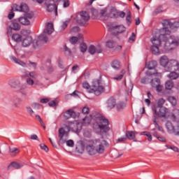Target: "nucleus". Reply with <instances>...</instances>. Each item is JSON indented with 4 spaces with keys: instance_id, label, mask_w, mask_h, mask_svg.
<instances>
[{
    "instance_id": "nucleus-35",
    "label": "nucleus",
    "mask_w": 179,
    "mask_h": 179,
    "mask_svg": "<svg viewBox=\"0 0 179 179\" xmlns=\"http://www.w3.org/2000/svg\"><path fill=\"white\" fill-rule=\"evenodd\" d=\"M12 39L14 41H16V43H20V41H22V35L19 34H14L12 36Z\"/></svg>"
},
{
    "instance_id": "nucleus-34",
    "label": "nucleus",
    "mask_w": 179,
    "mask_h": 179,
    "mask_svg": "<svg viewBox=\"0 0 179 179\" xmlns=\"http://www.w3.org/2000/svg\"><path fill=\"white\" fill-rule=\"evenodd\" d=\"M179 76V74L177 73L176 71H172L168 75V78L169 79H171V80H175L176 79H178Z\"/></svg>"
},
{
    "instance_id": "nucleus-13",
    "label": "nucleus",
    "mask_w": 179,
    "mask_h": 179,
    "mask_svg": "<svg viewBox=\"0 0 179 179\" xmlns=\"http://www.w3.org/2000/svg\"><path fill=\"white\" fill-rule=\"evenodd\" d=\"M92 144L88 145L86 147V150L90 156H93L97 153V151L96 150V147L94 146V144H93V142H92Z\"/></svg>"
},
{
    "instance_id": "nucleus-22",
    "label": "nucleus",
    "mask_w": 179,
    "mask_h": 179,
    "mask_svg": "<svg viewBox=\"0 0 179 179\" xmlns=\"http://www.w3.org/2000/svg\"><path fill=\"white\" fill-rule=\"evenodd\" d=\"M31 43H33V38L31 36H27L22 40V46L29 47Z\"/></svg>"
},
{
    "instance_id": "nucleus-30",
    "label": "nucleus",
    "mask_w": 179,
    "mask_h": 179,
    "mask_svg": "<svg viewBox=\"0 0 179 179\" xmlns=\"http://www.w3.org/2000/svg\"><path fill=\"white\" fill-rule=\"evenodd\" d=\"M156 66H157V62H156L155 60L150 62L147 64V68H148V69H150V70L155 69V68H156Z\"/></svg>"
},
{
    "instance_id": "nucleus-5",
    "label": "nucleus",
    "mask_w": 179,
    "mask_h": 179,
    "mask_svg": "<svg viewBox=\"0 0 179 179\" xmlns=\"http://www.w3.org/2000/svg\"><path fill=\"white\" fill-rule=\"evenodd\" d=\"M106 92V88L100 80H96L92 83V88L89 90V93H94L95 96H100L101 93H104Z\"/></svg>"
},
{
    "instance_id": "nucleus-4",
    "label": "nucleus",
    "mask_w": 179,
    "mask_h": 179,
    "mask_svg": "<svg viewBox=\"0 0 179 179\" xmlns=\"http://www.w3.org/2000/svg\"><path fill=\"white\" fill-rule=\"evenodd\" d=\"M68 131H66L64 127L60 128L59 129V143H60V145H64V143H66L69 148H73V146H75V143L73 140L66 141V140L64 139V136L68 137Z\"/></svg>"
},
{
    "instance_id": "nucleus-21",
    "label": "nucleus",
    "mask_w": 179,
    "mask_h": 179,
    "mask_svg": "<svg viewBox=\"0 0 179 179\" xmlns=\"http://www.w3.org/2000/svg\"><path fill=\"white\" fill-rule=\"evenodd\" d=\"M125 136L127 139H129V141H133L136 137V133L134 131H127L125 133Z\"/></svg>"
},
{
    "instance_id": "nucleus-40",
    "label": "nucleus",
    "mask_w": 179,
    "mask_h": 179,
    "mask_svg": "<svg viewBox=\"0 0 179 179\" xmlns=\"http://www.w3.org/2000/svg\"><path fill=\"white\" fill-rule=\"evenodd\" d=\"M26 83L28 86H33V85H37V83H34V80L31 78H27L26 79Z\"/></svg>"
},
{
    "instance_id": "nucleus-32",
    "label": "nucleus",
    "mask_w": 179,
    "mask_h": 179,
    "mask_svg": "<svg viewBox=\"0 0 179 179\" xmlns=\"http://www.w3.org/2000/svg\"><path fill=\"white\" fill-rule=\"evenodd\" d=\"M25 78H30L31 79H37V73L34 71L27 73L24 76Z\"/></svg>"
},
{
    "instance_id": "nucleus-63",
    "label": "nucleus",
    "mask_w": 179,
    "mask_h": 179,
    "mask_svg": "<svg viewBox=\"0 0 179 179\" xmlns=\"http://www.w3.org/2000/svg\"><path fill=\"white\" fill-rule=\"evenodd\" d=\"M13 17H15V13L13 12L10 13L8 15V18L11 20Z\"/></svg>"
},
{
    "instance_id": "nucleus-52",
    "label": "nucleus",
    "mask_w": 179,
    "mask_h": 179,
    "mask_svg": "<svg viewBox=\"0 0 179 179\" xmlns=\"http://www.w3.org/2000/svg\"><path fill=\"white\" fill-rule=\"evenodd\" d=\"M126 20L127 23H131L132 22V18L131 17V13H129L126 17Z\"/></svg>"
},
{
    "instance_id": "nucleus-11",
    "label": "nucleus",
    "mask_w": 179,
    "mask_h": 179,
    "mask_svg": "<svg viewBox=\"0 0 179 179\" xmlns=\"http://www.w3.org/2000/svg\"><path fill=\"white\" fill-rule=\"evenodd\" d=\"M13 9L18 12H29V6H27L26 3H21L20 6L15 4L13 6Z\"/></svg>"
},
{
    "instance_id": "nucleus-23",
    "label": "nucleus",
    "mask_w": 179,
    "mask_h": 179,
    "mask_svg": "<svg viewBox=\"0 0 179 179\" xmlns=\"http://www.w3.org/2000/svg\"><path fill=\"white\" fill-rule=\"evenodd\" d=\"M111 66H112V68H113V69L118 71V70H120V69L122 66L121 62H120L119 60H113L111 62Z\"/></svg>"
},
{
    "instance_id": "nucleus-8",
    "label": "nucleus",
    "mask_w": 179,
    "mask_h": 179,
    "mask_svg": "<svg viewBox=\"0 0 179 179\" xmlns=\"http://www.w3.org/2000/svg\"><path fill=\"white\" fill-rule=\"evenodd\" d=\"M18 20H14L12 21L11 24L7 29L8 36L12 35V30H15V31H19L20 30V25L19 24Z\"/></svg>"
},
{
    "instance_id": "nucleus-7",
    "label": "nucleus",
    "mask_w": 179,
    "mask_h": 179,
    "mask_svg": "<svg viewBox=\"0 0 179 179\" xmlns=\"http://www.w3.org/2000/svg\"><path fill=\"white\" fill-rule=\"evenodd\" d=\"M90 142H93L96 153H99V155L104 153L106 146H108V143H107L106 140L94 139L90 141Z\"/></svg>"
},
{
    "instance_id": "nucleus-18",
    "label": "nucleus",
    "mask_w": 179,
    "mask_h": 179,
    "mask_svg": "<svg viewBox=\"0 0 179 179\" xmlns=\"http://www.w3.org/2000/svg\"><path fill=\"white\" fill-rule=\"evenodd\" d=\"M166 127L169 134H176V132H177V129L174 128V126H173L171 122L167 121L166 123Z\"/></svg>"
},
{
    "instance_id": "nucleus-20",
    "label": "nucleus",
    "mask_w": 179,
    "mask_h": 179,
    "mask_svg": "<svg viewBox=\"0 0 179 179\" xmlns=\"http://www.w3.org/2000/svg\"><path fill=\"white\" fill-rule=\"evenodd\" d=\"M19 153H20V150H19V148L15 147L9 148V155H10V156H12L13 157H15V156H17Z\"/></svg>"
},
{
    "instance_id": "nucleus-49",
    "label": "nucleus",
    "mask_w": 179,
    "mask_h": 179,
    "mask_svg": "<svg viewBox=\"0 0 179 179\" xmlns=\"http://www.w3.org/2000/svg\"><path fill=\"white\" fill-rule=\"evenodd\" d=\"M147 75H148V76H157L158 78H162V73H157V71L153 73H152L150 71H148Z\"/></svg>"
},
{
    "instance_id": "nucleus-19",
    "label": "nucleus",
    "mask_w": 179,
    "mask_h": 179,
    "mask_svg": "<svg viewBox=\"0 0 179 179\" xmlns=\"http://www.w3.org/2000/svg\"><path fill=\"white\" fill-rule=\"evenodd\" d=\"M10 58L15 64H18V65L23 66V68H27V64L24 62L16 58L15 56H11Z\"/></svg>"
},
{
    "instance_id": "nucleus-24",
    "label": "nucleus",
    "mask_w": 179,
    "mask_h": 179,
    "mask_svg": "<svg viewBox=\"0 0 179 179\" xmlns=\"http://www.w3.org/2000/svg\"><path fill=\"white\" fill-rule=\"evenodd\" d=\"M18 22L24 26H29V24H30V20H29L26 17H20L18 18Z\"/></svg>"
},
{
    "instance_id": "nucleus-47",
    "label": "nucleus",
    "mask_w": 179,
    "mask_h": 179,
    "mask_svg": "<svg viewBox=\"0 0 179 179\" xmlns=\"http://www.w3.org/2000/svg\"><path fill=\"white\" fill-rule=\"evenodd\" d=\"M106 47H108V48H114L115 43L113 41H108L106 42Z\"/></svg>"
},
{
    "instance_id": "nucleus-31",
    "label": "nucleus",
    "mask_w": 179,
    "mask_h": 179,
    "mask_svg": "<svg viewBox=\"0 0 179 179\" xmlns=\"http://www.w3.org/2000/svg\"><path fill=\"white\" fill-rule=\"evenodd\" d=\"M160 46L152 45L151 47V51L152 54H155V55H157L160 52L159 51Z\"/></svg>"
},
{
    "instance_id": "nucleus-9",
    "label": "nucleus",
    "mask_w": 179,
    "mask_h": 179,
    "mask_svg": "<svg viewBox=\"0 0 179 179\" xmlns=\"http://www.w3.org/2000/svg\"><path fill=\"white\" fill-rule=\"evenodd\" d=\"M103 50L101 49V45H91L88 48V52L92 55H94V54H101Z\"/></svg>"
},
{
    "instance_id": "nucleus-16",
    "label": "nucleus",
    "mask_w": 179,
    "mask_h": 179,
    "mask_svg": "<svg viewBox=\"0 0 179 179\" xmlns=\"http://www.w3.org/2000/svg\"><path fill=\"white\" fill-rule=\"evenodd\" d=\"M71 44H76L78 41L83 42V35L82 34H79L78 36H73L69 40Z\"/></svg>"
},
{
    "instance_id": "nucleus-55",
    "label": "nucleus",
    "mask_w": 179,
    "mask_h": 179,
    "mask_svg": "<svg viewBox=\"0 0 179 179\" xmlns=\"http://www.w3.org/2000/svg\"><path fill=\"white\" fill-rule=\"evenodd\" d=\"M157 80H160V79L155 78L151 80L150 83V85L152 86V87H153V85H156Z\"/></svg>"
},
{
    "instance_id": "nucleus-57",
    "label": "nucleus",
    "mask_w": 179,
    "mask_h": 179,
    "mask_svg": "<svg viewBox=\"0 0 179 179\" xmlns=\"http://www.w3.org/2000/svg\"><path fill=\"white\" fill-rule=\"evenodd\" d=\"M20 103H22V100L19 98H17L14 100L15 106H17L18 104H20Z\"/></svg>"
},
{
    "instance_id": "nucleus-28",
    "label": "nucleus",
    "mask_w": 179,
    "mask_h": 179,
    "mask_svg": "<svg viewBox=\"0 0 179 179\" xmlns=\"http://www.w3.org/2000/svg\"><path fill=\"white\" fill-rule=\"evenodd\" d=\"M152 87H155L157 92H162L163 90V86L160 85V80H157L155 84H152Z\"/></svg>"
},
{
    "instance_id": "nucleus-1",
    "label": "nucleus",
    "mask_w": 179,
    "mask_h": 179,
    "mask_svg": "<svg viewBox=\"0 0 179 179\" xmlns=\"http://www.w3.org/2000/svg\"><path fill=\"white\" fill-rule=\"evenodd\" d=\"M162 24L164 28L160 29V34L158 36H153L151 38V43L152 45L159 47L163 45V51L167 52V51H171L176 47H178L179 42L176 39V36H170V34L171 31L178 29L179 22L174 21V20H164Z\"/></svg>"
},
{
    "instance_id": "nucleus-14",
    "label": "nucleus",
    "mask_w": 179,
    "mask_h": 179,
    "mask_svg": "<svg viewBox=\"0 0 179 179\" xmlns=\"http://www.w3.org/2000/svg\"><path fill=\"white\" fill-rule=\"evenodd\" d=\"M106 104H107V108L109 110H113V108H114V107L117 106V102L115 101V99L111 96L107 100Z\"/></svg>"
},
{
    "instance_id": "nucleus-29",
    "label": "nucleus",
    "mask_w": 179,
    "mask_h": 179,
    "mask_svg": "<svg viewBox=\"0 0 179 179\" xmlns=\"http://www.w3.org/2000/svg\"><path fill=\"white\" fill-rule=\"evenodd\" d=\"M113 29L115 30L117 33H124L125 31V28L123 25L114 26L113 27Z\"/></svg>"
},
{
    "instance_id": "nucleus-3",
    "label": "nucleus",
    "mask_w": 179,
    "mask_h": 179,
    "mask_svg": "<svg viewBox=\"0 0 179 179\" xmlns=\"http://www.w3.org/2000/svg\"><path fill=\"white\" fill-rule=\"evenodd\" d=\"M54 32V25L51 22H48L46 28L43 30V34H41L38 37V40L36 41V45L40 44H44L48 43V37L45 34H52Z\"/></svg>"
},
{
    "instance_id": "nucleus-59",
    "label": "nucleus",
    "mask_w": 179,
    "mask_h": 179,
    "mask_svg": "<svg viewBox=\"0 0 179 179\" xmlns=\"http://www.w3.org/2000/svg\"><path fill=\"white\" fill-rule=\"evenodd\" d=\"M48 101H50V99H48V98H43L40 100V102L43 104H45V103H48Z\"/></svg>"
},
{
    "instance_id": "nucleus-64",
    "label": "nucleus",
    "mask_w": 179,
    "mask_h": 179,
    "mask_svg": "<svg viewBox=\"0 0 179 179\" xmlns=\"http://www.w3.org/2000/svg\"><path fill=\"white\" fill-rule=\"evenodd\" d=\"M129 41H135V33H132L131 36L129 38Z\"/></svg>"
},
{
    "instance_id": "nucleus-37",
    "label": "nucleus",
    "mask_w": 179,
    "mask_h": 179,
    "mask_svg": "<svg viewBox=\"0 0 179 179\" xmlns=\"http://www.w3.org/2000/svg\"><path fill=\"white\" fill-rule=\"evenodd\" d=\"M152 121L154 125L155 126V128L157 129L158 131H161V132H164V130H163V127L159 125V123H157V120H156V118H153Z\"/></svg>"
},
{
    "instance_id": "nucleus-26",
    "label": "nucleus",
    "mask_w": 179,
    "mask_h": 179,
    "mask_svg": "<svg viewBox=\"0 0 179 179\" xmlns=\"http://www.w3.org/2000/svg\"><path fill=\"white\" fill-rule=\"evenodd\" d=\"M80 17L82 20H84V22H89V20H90V16L86 11H82L80 13Z\"/></svg>"
},
{
    "instance_id": "nucleus-62",
    "label": "nucleus",
    "mask_w": 179,
    "mask_h": 179,
    "mask_svg": "<svg viewBox=\"0 0 179 179\" xmlns=\"http://www.w3.org/2000/svg\"><path fill=\"white\" fill-rule=\"evenodd\" d=\"M162 12H163V8L162 7H158L155 9V13H162Z\"/></svg>"
},
{
    "instance_id": "nucleus-51",
    "label": "nucleus",
    "mask_w": 179,
    "mask_h": 179,
    "mask_svg": "<svg viewBox=\"0 0 179 179\" xmlns=\"http://www.w3.org/2000/svg\"><path fill=\"white\" fill-rule=\"evenodd\" d=\"M40 148L42 150H45V152H48L50 150L45 144H41Z\"/></svg>"
},
{
    "instance_id": "nucleus-48",
    "label": "nucleus",
    "mask_w": 179,
    "mask_h": 179,
    "mask_svg": "<svg viewBox=\"0 0 179 179\" xmlns=\"http://www.w3.org/2000/svg\"><path fill=\"white\" fill-rule=\"evenodd\" d=\"M35 117H36V118H37V120H38V121H39L41 127H43V129H45V124H44V122H43L41 117H40V115H36Z\"/></svg>"
},
{
    "instance_id": "nucleus-38",
    "label": "nucleus",
    "mask_w": 179,
    "mask_h": 179,
    "mask_svg": "<svg viewBox=\"0 0 179 179\" xmlns=\"http://www.w3.org/2000/svg\"><path fill=\"white\" fill-rule=\"evenodd\" d=\"M26 89H27V84H22L20 87V91L22 93V94H23L24 96H27V92L23 91V90H26Z\"/></svg>"
},
{
    "instance_id": "nucleus-17",
    "label": "nucleus",
    "mask_w": 179,
    "mask_h": 179,
    "mask_svg": "<svg viewBox=\"0 0 179 179\" xmlns=\"http://www.w3.org/2000/svg\"><path fill=\"white\" fill-rule=\"evenodd\" d=\"M170 62V60H169V57L167 56H162L160 58L159 63L162 66H164V68L169 67V63Z\"/></svg>"
},
{
    "instance_id": "nucleus-56",
    "label": "nucleus",
    "mask_w": 179,
    "mask_h": 179,
    "mask_svg": "<svg viewBox=\"0 0 179 179\" xmlns=\"http://www.w3.org/2000/svg\"><path fill=\"white\" fill-rule=\"evenodd\" d=\"M89 111H90V109L87 107H84L82 110L83 114H88Z\"/></svg>"
},
{
    "instance_id": "nucleus-2",
    "label": "nucleus",
    "mask_w": 179,
    "mask_h": 179,
    "mask_svg": "<svg viewBox=\"0 0 179 179\" xmlns=\"http://www.w3.org/2000/svg\"><path fill=\"white\" fill-rule=\"evenodd\" d=\"M110 122L100 115H98L95 118V122L93 124V128L95 131H99L100 132H103L107 134L110 131Z\"/></svg>"
},
{
    "instance_id": "nucleus-54",
    "label": "nucleus",
    "mask_w": 179,
    "mask_h": 179,
    "mask_svg": "<svg viewBox=\"0 0 179 179\" xmlns=\"http://www.w3.org/2000/svg\"><path fill=\"white\" fill-rule=\"evenodd\" d=\"M127 141V137H121L117 139V143H120V142H125Z\"/></svg>"
},
{
    "instance_id": "nucleus-46",
    "label": "nucleus",
    "mask_w": 179,
    "mask_h": 179,
    "mask_svg": "<svg viewBox=\"0 0 179 179\" xmlns=\"http://www.w3.org/2000/svg\"><path fill=\"white\" fill-rule=\"evenodd\" d=\"M64 52L66 55L71 57L72 55V52L71 51V49L66 46V45H64Z\"/></svg>"
},
{
    "instance_id": "nucleus-10",
    "label": "nucleus",
    "mask_w": 179,
    "mask_h": 179,
    "mask_svg": "<svg viewBox=\"0 0 179 179\" xmlns=\"http://www.w3.org/2000/svg\"><path fill=\"white\" fill-rule=\"evenodd\" d=\"M171 69H173V71H179L178 61L176 59L169 60L168 69H166V71H171Z\"/></svg>"
},
{
    "instance_id": "nucleus-15",
    "label": "nucleus",
    "mask_w": 179,
    "mask_h": 179,
    "mask_svg": "<svg viewBox=\"0 0 179 179\" xmlns=\"http://www.w3.org/2000/svg\"><path fill=\"white\" fill-rule=\"evenodd\" d=\"M48 12H55V15H58V8L55 3H46Z\"/></svg>"
},
{
    "instance_id": "nucleus-36",
    "label": "nucleus",
    "mask_w": 179,
    "mask_h": 179,
    "mask_svg": "<svg viewBox=\"0 0 179 179\" xmlns=\"http://www.w3.org/2000/svg\"><path fill=\"white\" fill-rule=\"evenodd\" d=\"M165 103H166V100H164V99L163 98H161L158 100L157 103V106L156 107H157V109L163 108V106L164 105Z\"/></svg>"
},
{
    "instance_id": "nucleus-43",
    "label": "nucleus",
    "mask_w": 179,
    "mask_h": 179,
    "mask_svg": "<svg viewBox=\"0 0 179 179\" xmlns=\"http://www.w3.org/2000/svg\"><path fill=\"white\" fill-rule=\"evenodd\" d=\"M168 101L172 104V106H176L177 104V99L174 96H169Z\"/></svg>"
},
{
    "instance_id": "nucleus-25",
    "label": "nucleus",
    "mask_w": 179,
    "mask_h": 179,
    "mask_svg": "<svg viewBox=\"0 0 179 179\" xmlns=\"http://www.w3.org/2000/svg\"><path fill=\"white\" fill-rule=\"evenodd\" d=\"M11 167H13V169H22V167H23V165L20 163L13 162L8 165V170H10Z\"/></svg>"
},
{
    "instance_id": "nucleus-42",
    "label": "nucleus",
    "mask_w": 179,
    "mask_h": 179,
    "mask_svg": "<svg viewBox=\"0 0 179 179\" xmlns=\"http://www.w3.org/2000/svg\"><path fill=\"white\" fill-rule=\"evenodd\" d=\"M80 50L81 52H86L87 51V45L86 43H81L80 45Z\"/></svg>"
},
{
    "instance_id": "nucleus-44",
    "label": "nucleus",
    "mask_w": 179,
    "mask_h": 179,
    "mask_svg": "<svg viewBox=\"0 0 179 179\" xmlns=\"http://www.w3.org/2000/svg\"><path fill=\"white\" fill-rule=\"evenodd\" d=\"M174 121L179 122V110H176V114L172 115Z\"/></svg>"
},
{
    "instance_id": "nucleus-45",
    "label": "nucleus",
    "mask_w": 179,
    "mask_h": 179,
    "mask_svg": "<svg viewBox=\"0 0 179 179\" xmlns=\"http://www.w3.org/2000/svg\"><path fill=\"white\" fill-rule=\"evenodd\" d=\"M70 22H71L70 19L63 22L62 24V29L65 30V29L68 27V24H69Z\"/></svg>"
},
{
    "instance_id": "nucleus-27",
    "label": "nucleus",
    "mask_w": 179,
    "mask_h": 179,
    "mask_svg": "<svg viewBox=\"0 0 179 179\" xmlns=\"http://www.w3.org/2000/svg\"><path fill=\"white\" fill-rule=\"evenodd\" d=\"M8 85L10 87L16 88L20 85V81H19V80H10L8 82Z\"/></svg>"
},
{
    "instance_id": "nucleus-50",
    "label": "nucleus",
    "mask_w": 179,
    "mask_h": 179,
    "mask_svg": "<svg viewBox=\"0 0 179 179\" xmlns=\"http://www.w3.org/2000/svg\"><path fill=\"white\" fill-rule=\"evenodd\" d=\"M63 2V8H69V5H71V1L69 0H62Z\"/></svg>"
},
{
    "instance_id": "nucleus-33",
    "label": "nucleus",
    "mask_w": 179,
    "mask_h": 179,
    "mask_svg": "<svg viewBox=\"0 0 179 179\" xmlns=\"http://www.w3.org/2000/svg\"><path fill=\"white\" fill-rule=\"evenodd\" d=\"M174 87V83L171 80H168L165 83V89L166 90H171L173 87Z\"/></svg>"
},
{
    "instance_id": "nucleus-58",
    "label": "nucleus",
    "mask_w": 179,
    "mask_h": 179,
    "mask_svg": "<svg viewBox=\"0 0 179 179\" xmlns=\"http://www.w3.org/2000/svg\"><path fill=\"white\" fill-rule=\"evenodd\" d=\"M48 106H50V107H55V106H57V101H51L48 103Z\"/></svg>"
},
{
    "instance_id": "nucleus-53",
    "label": "nucleus",
    "mask_w": 179,
    "mask_h": 179,
    "mask_svg": "<svg viewBox=\"0 0 179 179\" xmlns=\"http://www.w3.org/2000/svg\"><path fill=\"white\" fill-rule=\"evenodd\" d=\"M27 110L29 115H33V114H34V111L33 109H31V108H30V106L27 107Z\"/></svg>"
},
{
    "instance_id": "nucleus-6",
    "label": "nucleus",
    "mask_w": 179,
    "mask_h": 179,
    "mask_svg": "<svg viewBox=\"0 0 179 179\" xmlns=\"http://www.w3.org/2000/svg\"><path fill=\"white\" fill-rule=\"evenodd\" d=\"M157 107L154 105L152 106V111L153 114L154 118L155 120H157V117L159 118H166L167 115L169 114V108L164 107V108H159V111H157Z\"/></svg>"
},
{
    "instance_id": "nucleus-12",
    "label": "nucleus",
    "mask_w": 179,
    "mask_h": 179,
    "mask_svg": "<svg viewBox=\"0 0 179 179\" xmlns=\"http://www.w3.org/2000/svg\"><path fill=\"white\" fill-rule=\"evenodd\" d=\"M64 120H69V118H75L76 113L72 109H69L63 113Z\"/></svg>"
},
{
    "instance_id": "nucleus-41",
    "label": "nucleus",
    "mask_w": 179,
    "mask_h": 179,
    "mask_svg": "<svg viewBox=\"0 0 179 179\" xmlns=\"http://www.w3.org/2000/svg\"><path fill=\"white\" fill-rule=\"evenodd\" d=\"M90 122H92V117H85L83 120V125H89V124H90Z\"/></svg>"
},
{
    "instance_id": "nucleus-61",
    "label": "nucleus",
    "mask_w": 179,
    "mask_h": 179,
    "mask_svg": "<svg viewBox=\"0 0 179 179\" xmlns=\"http://www.w3.org/2000/svg\"><path fill=\"white\" fill-rule=\"evenodd\" d=\"M83 87L84 89H90V85H89V83H83Z\"/></svg>"
},
{
    "instance_id": "nucleus-60",
    "label": "nucleus",
    "mask_w": 179,
    "mask_h": 179,
    "mask_svg": "<svg viewBox=\"0 0 179 179\" xmlns=\"http://www.w3.org/2000/svg\"><path fill=\"white\" fill-rule=\"evenodd\" d=\"M106 12H107L106 9L101 10L100 15H101V17H104V16H106Z\"/></svg>"
},
{
    "instance_id": "nucleus-39",
    "label": "nucleus",
    "mask_w": 179,
    "mask_h": 179,
    "mask_svg": "<svg viewBox=\"0 0 179 179\" xmlns=\"http://www.w3.org/2000/svg\"><path fill=\"white\" fill-rule=\"evenodd\" d=\"M120 75L117 76L113 78L115 80H121L124 78V75H125V71L123 69L120 71Z\"/></svg>"
}]
</instances>
